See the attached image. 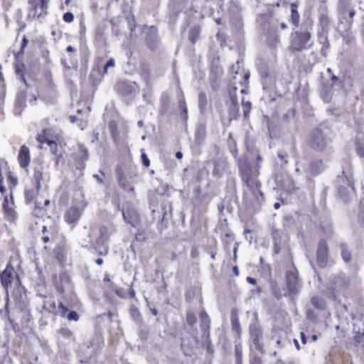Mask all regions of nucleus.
Wrapping results in <instances>:
<instances>
[{"mask_svg": "<svg viewBox=\"0 0 364 364\" xmlns=\"http://www.w3.org/2000/svg\"><path fill=\"white\" fill-rule=\"evenodd\" d=\"M88 158V151L86 149H82L80 150V160L82 161L81 164L77 167V169L82 170L85 168V161Z\"/></svg>", "mask_w": 364, "mask_h": 364, "instance_id": "obj_36", "label": "nucleus"}, {"mask_svg": "<svg viewBox=\"0 0 364 364\" xmlns=\"http://www.w3.org/2000/svg\"><path fill=\"white\" fill-rule=\"evenodd\" d=\"M339 183L343 182V185H340L338 188V194L341 198L346 202H347L351 193L355 192V188L353 186V181L351 178L350 173H346L345 171L342 172V176H338Z\"/></svg>", "mask_w": 364, "mask_h": 364, "instance_id": "obj_6", "label": "nucleus"}, {"mask_svg": "<svg viewBox=\"0 0 364 364\" xmlns=\"http://www.w3.org/2000/svg\"><path fill=\"white\" fill-rule=\"evenodd\" d=\"M28 43V39L24 36L22 40L21 50L16 55V58H19V57L23 54L25 48L26 47Z\"/></svg>", "mask_w": 364, "mask_h": 364, "instance_id": "obj_46", "label": "nucleus"}, {"mask_svg": "<svg viewBox=\"0 0 364 364\" xmlns=\"http://www.w3.org/2000/svg\"><path fill=\"white\" fill-rule=\"evenodd\" d=\"M208 100L205 92H200L198 95V105L201 111H204L206 108Z\"/></svg>", "mask_w": 364, "mask_h": 364, "instance_id": "obj_33", "label": "nucleus"}, {"mask_svg": "<svg viewBox=\"0 0 364 364\" xmlns=\"http://www.w3.org/2000/svg\"><path fill=\"white\" fill-rule=\"evenodd\" d=\"M27 92L25 90L20 91L16 97L14 112L15 115H21L24 108L26 107Z\"/></svg>", "mask_w": 364, "mask_h": 364, "instance_id": "obj_15", "label": "nucleus"}, {"mask_svg": "<svg viewBox=\"0 0 364 364\" xmlns=\"http://www.w3.org/2000/svg\"><path fill=\"white\" fill-rule=\"evenodd\" d=\"M58 228L54 225H43L42 229L41 239L46 244L44 248L50 250V245L54 243L58 237Z\"/></svg>", "mask_w": 364, "mask_h": 364, "instance_id": "obj_10", "label": "nucleus"}, {"mask_svg": "<svg viewBox=\"0 0 364 364\" xmlns=\"http://www.w3.org/2000/svg\"><path fill=\"white\" fill-rule=\"evenodd\" d=\"M300 16L297 11V5L296 4H291V21L295 27H298L299 24Z\"/></svg>", "mask_w": 364, "mask_h": 364, "instance_id": "obj_25", "label": "nucleus"}, {"mask_svg": "<svg viewBox=\"0 0 364 364\" xmlns=\"http://www.w3.org/2000/svg\"><path fill=\"white\" fill-rule=\"evenodd\" d=\"M115 65L114 58H110L104 66V73H107V70L109 67H114Z\"/></svg>", "mask_w": 364, "mask_h": 364, "instance_id": "obj_52", "label": "nucleus"}, {"mask_svg": "<svg viewBox=\"0 0 364 364\" xmlns=\"http://www.w3.org/2000/svg\"><path fill=\"white\" fill-rule=\"evenodd\" d=\"M287 287L289 294H296L300 287L296 270H289L286 273Z\"/></svg>", "mask_w": 364, "mask_h": 364, "instance_id": "obj_13", "label": "nucleus"}, {"mask_svg": "<svg viewBox=\"0 0 364 364\" xmlns=\"http://www.w3.org/2000/svg\"><path fill=\"white\" fill-rule=\"evenodd\" d=\"M327 33L328 32L321 31L318 33V41L319 43L323 45L322 50L324 48H328L330 46V43L327 38Z\"/></svg>", "mask_w": 364, "mask_h": 364, "instance_id": "obj_31", "label": "nucleus"}, {"mask_svg": "<svg viewBox=\"0 0 364 364\" xmlns=\"http://www.w3.org/2000/svg\"><path fill=\"white\" fill-rule=\"evenodd\" d=\"M39 188L37 186L33 185L31 188H26L25 190V197L28 203L33 202L37 196Z\"/></svg>", "mask_w": 364, "mask_h": 364, "instance_id": "obj_23", "label": "nucleus"}, {"mask_svg": "<svg viewBox=\"0 0 364 364\" xmlns=\"http://www.w3.org/2000/svg\"><path fill=\"white\" fill-rule=\"evenodd\" d=\"M242 105L244 108V110H243L244 117L247 118L248 117L249 113L251 109V102L249 101H245L244 100H242Z\"/></svg>", "mask_w": 364, "mask_h": 364, "instance_id": "obj_42", "label": "nucleus"}, {"mask_svg": "<svg viewBox=\"0 0 364 364\" xmlns=\"http://www.w3.org/2000/svg\"><path fill=\"white\" fill-rule=\"evenodd\" d=\"M271 21L272 17L267 14H262L257 18V23L263 30L264 33H268L271 31V30H273V28L270 26Z\"/></svg>", "mask_w": 364, "mask_h": 364, "instance_id": "obj_18", "label": "nucleus"}, {"mask_svg": "<svg viewBox=\"0 0 364 364\" xmlns=\"http://www.w3.org/2000/svg\"><path fill=\"white\" fill-rule=\"evenodd\" d=\"M328 261V247L327 242L322 239L320 240L316 252V262L321 268L327 266Z\"/></svg>", "mask_w": 364, "mask_h": 364, "instance_id": "obj_12", "label": "nucleus"}, {"mask_svg": "<svg viewBox=\"0 0 364 364\" xmlns=\"http://www.w3.org/2000/svg\"><path fill=\"white\" fill-rule=\"evenodd\" d=\"M119 186L127 192H133L134 190L133 185L123 178L119 179Z\"/></svg>", "mask_w": 364, "mask_h": 364, "instance_id": "obj_35", "label": "nucleus"}, {"mask_svg": "<svg viewBox=\"0 0 364 364\" xmlns=\"http://www.w3.org/2000/svg\"><path fill=\"white\" fill-rule=\"evenodd\" d=\"M295 111L294 109H289L287 112L282 116L284 122H289L294 117Z\"/></svg>", "mask_w": 364, "mask_h": 364, "instance_id": "obj_43", "label": "nucleus"}, {"mask_svg": "<svg viewBox=\"0 0 364 364\" xmlns=\"http://www.w3.org/2000/svg\"><path fill=\"white\" fill-rule=\"evenodd\" d=\"M249 332L250 334L251 346L256 350L263 354L264 343H263V333L261 326L258 322L257 314H255V318L249 326Z\"/></svg>", "mask_w": 364, "mask_h": 364, "instance_id": "obj_5", "label": "nucleus"}, {"mask_svg": "<svg viewBox=\"0 0 364 364\" xmlns=\"http://www.w3.org/2000/svg\"><path fill=\"white\" fill-rule=\"evenodd\" d=\"M200 36V29L198 27H192L189 31V39L194 43Z\"/></svg>", "mask_w": 364, "mask_h": 364, "instance_id": "obj_34", "label": "nucleus"}, {"mask_svg": "<svg viewBox=\"0 0 364 364\" xmlns=\"http://www.w3.org/2000/svg\"><path fill=\"white\" fill-rule=\"evenodd\" d=\"M5 214L9 220H15L16 216V213L15 210L13 209V208L11 209H6V210L5 211Z\"/></svg>", "mask_w": 364, "mask_h": 364, "instance_id": "obj_49", "label": "nucleus"}, {"mask_svg": "<svg viewBox=\"0 0 364 364\" xmlns=\"http://www.w3.org/2000/svg\"><path fill=\"white\" fill-rule=\"evenodd\" d=\"M311 38V33L307 30L303 31L301 28L292 32L290 36L289 50L294 53L310 49L314 45Z\"/></svg>", "mask_w": 364, "mask_h": 364, "instance_id": "obj_3", "label": "nucleus"}, {"mask_svg": "<svg viewBox=\"0 0 364 364\" xmlns=\"http://www.w3.org/2000/svg\"><path fill=\"white\" fill-rule=\"evenodd\" d=\"M118 86L124 95H130L135 91L137 85L135 82H122Z\"/></svg>", "mask_w": 364, "mask_h": 364, "instance_id": "obj_19", "label": "nucleus"}, {"mask_svg": "<svg viewBox=\"0 0 364 364\" xmlns=\"http://www.w3.org/2000/svg\"><path fill=\"white\" fill-rule=\"evenodd\" d=\"M238 63H239V62L237 61V64H236V65H233L232 66V68H231L232 71V72L234 71L235 73H237V69H238V68H239V66H238Z\"/></svg>", "mask_w": 364, "mask_h": 364, "instance_id": "obj_64", "label": "nucleus"}, {"mask_svg": "<svg viewBox=\"0 0 364 364\" xmlns=\"http://www.w3.org/2000/svg\"><path fill=\"white\" fill-rule=\"evenodd\" d=\"M0 277L3 287L6 289H8L12 282L16 280L17 275L12 267H7L1 274Z\"/></svg>", "mask_w": 364, "mask_h": 364, "instance_id": "obj_14", "label": "nucleus"}, {"mask_svg": "<svg viewBox=\"0 0 364 364\" xmlns=\"http://www.w3.org/2000/svg\"><path fill=\"white\" fill-rule=\"evenodd\" d=\"M235 354L236 359H242V346L240 341H235Z\"/></svg>", "mask_w": 364, "mask_h": 364, "instance_id": "obj_39", "label": "nucleus"}, {"mask_svg": "<svg viewBox=\"0 0 364 364\" xmlns=\"http://www.w3.org/2000/svg\"><path fill=\"white\" fill-rule=\"evenodd\" d=\"M3 207H4V211H6V209L12 208L11 205L9 204V200H8L7 197H5V198H4V203H3Z\"/></svg>", "mask_w": 364, "mask_h": 364, "instance_id": "obj_60", "label": "nucleus"}, {"mask_svg": "<svg viewBox=\"0 0 364 364\" xmlns=\"http://www.w3.org/2000/svg\"><path fill=\"white\" fill-rule=\"evenodd\" d=\"M238 166L239 173L242 182L252 192L259 203L264 201V194L260 190L261 183L258 180L260 166L257 165L252 167L246 159H240Z\"/></svg>", "mask_w": 364, "mask_h": 364, "instance_id": "obj_1", "label": "nucleus"}, {"mask_svg": "<svg viewBox=\"0 0 364 364\" xmlns=\"http://www.w3.org/2000/svg\"><path fill=\"white\" fill-rule=\"evenodd\" d=\"M339 14L341 16L339 18L341 23H343V21H346L348 26H350L355 16V11L348 0H341Z\"/></svg>", "mask_w": 364, "mask_h": 364, "instance_id": "obj_11", "label": "nucleus"}, {"mask_svg": "<svg viewBox=\"0 0 364 364\" xmlns=\"http://www.w3.org/2000/svg\"><path fill=\"white\" fill-rule=\"evenodd\" d=\"M43 167L42 166L38 165L34 168L33 180L35 183L34 185L37 186V188H40L41 186V181L43 178Z\"/></svg>", "mask_w": 364, "mask_h": 364, "instance_id": "obj_22", "label": "nucleus"}, {"mask_svg": "<svg viewBox=\"0 0 364 364\" xmlns=\"http://www.w3.org/2000/svg\"><path fill=\"white\" fill-rule=\"evenodd\" d=\"M136 240L139 241H144L146 239V235L144 232H139L135 235Z\"/></svg>", "mask_w": 364, "mask_h": 364, "instance_id": "obj_57", "label": "nucleus"}, {"mask_svg": "<svg viewBox=\"0 0 364 364\" xmlns=\"http://www.w3.org/2000/svg\"><path fill=\"white\" fill-rule=\"evenodd\" d=\"M322 161H316L311 163L309 168L314 175H317L321 171Z\"/></svg>", "mask_w": 364, "mask_h": 364, "instance_id": "obj_32", "label": "nucleus"}, {"mask_svg": "<svg viewBox=\"0 0 364 364\" xmlns=\"http://www.w3.org/2000/svg\"><path fill=\"white\" fill-rule=\"evenodd\" d=\"M16 74L22 78L25 84L27 85L26 80L24 77L25 75V65L21 62L18 60V58H16Z\"/></svg>", "mask_w": 364, "mask_h": 364, "instance_id": "obj_28", "label": "nucleus"}, {"mask_svg": "<svg viewBox=\"0 0 364 364\" xmlns=\"http://www.w3.org/2000/svg\"><path fill=\"white\" fill-rule=\"evenodd\" d=\"M111 132L112 134V137L114 141H117V137L119 136V133L117 131V128L115 126L112 125L111 126Z\"/></svg>", "mask_w": 364, "mask_h": 364, "instance_id": "obj_56", "label": "nucleus"}, {"mask_svg": "<svg viewBox=\"0 0 364 364\" xmlns=\"http://www.w3.org/2000/svg\"><path fill=\"white\" fill-rule=\"evenodd\" d=\"M262 360L261 356L255 355L254 353L251 354V357L250 359V364H262Z\"/></svg>", "mask_w": 364, "mask_h": 364, "instance_id": "obj_44", "label": "nucleus"}, {"mask_svg": "<svg viewBox=\"0 0 364 364\" xmlns=\"http://www.w3.org/2000/svg\"><path fill=\"white\" fill-rule=\"evenodd\" d=\"M231 323L232 330L235 331L238 335H240L241 333L242 329L238 318L237 317H232Z\"/></svg>", "mask_w": 364, "mask_h": 364, "instance_id": "obj_37", "label": "nucleus"}, {"mask_svg": "<svg viewBox=\"0 0 364 364\" xmlns=\"http://www.w3.org/2000/svg\"><path fill=\"white\" fill-rule=\"evenodd\" d=\"M206 135V131H205V127L203 124H200L196 129V141L197 144H201Z\"/></svg>", "mask_w": 364, "mask_h": 364, "instance_id": "obj_26", "label": "nucleus"}, {"mask_svg": "<svg viewBox=\"0 0 364 364\" xmlns=\"http://www.w3.org/2000/svg\"><path fill=\"white\" fill-rule=\"evenodd\" d=\"M354 342L355 345L364 343V329L362 331H358L355 333Z\"/></svg>", "mask_w": 364, "mask_h": 364, "instance_id": "obj_38", "label": "nucleus"}, {"mask_svg": "<svg viewBox=\"0 0 364 364\" xmlns=\"http://www.w3.org/2000/svg\"><path fill=\"white\" fill-rule=\"evenodd\" d=\"M49 132L50 131L48 129H43L42 133L38 135L37 140L41 144H48L52 149L53 146H54L55 148H57L56 142L49 138Z\"/></svg>", "mask_w": 364, "mask_h": 364, "instance_id": "obj_20", "label": "nucleus"}, {"mask_svg": "<svg viewBox=\"0 0 364 364\" xmlns=\"http://www.w3.org/2000/svg\"><path fill=\"white\" fill-rule=\"evenodd\" d=\"M349 285L350 279L346 274H339L333 276L330 279V287L324 294L332 299H337L341 296H345Z\"/></svg>", "mask_w": 364, "mask_h": 364, "instance_id": "obj_4", "label": "nucleus"}, {"mask_svg": "<svg viewBox=\"0 0 364 364\" xmlns=\"http://www.w3.org/2000/svg\"><path fill=\"white\" fill-rule=\"evenodd\" d=\"M272 235L274 240V242H276V241H279V242H281L280 233L278 230H274L272 232Z\"/></svg>", "mask_w": 364, "mask_h": 364, "instance_id": "obj_54", "label": "nucleus"}, {"mask_svg": "<svg viewBox=\"0 0 364 364\" xmlns=\"http://www.w3.org/2000/svg\"><path fill=\"white\" fill-rule=\"evenodd\" d=\"M341 255L343 260L346 263H349L351 260V254L348 251V245L346 243H341L340 245Z\"/></svg>", "mask_w": 364, "mask_h": 364, "instance_id": "obj_27", "label": "nucleus"}, {"mask_svg": "<svg viewBox=\"0 0 364 364\" xmlns=\"http://www.w3.org/2000/svg\"><path fill=\"white\" fill-rule=\"evenodd\" d=\"M246 279L249 284H251L253 285H255L257 284V280L251 277H247Z\"/></svg>", "mask_w": 364, "mask_h": 364, "instance_id": "obj_62", "label": "nucleus"}, {"mask_svg": "<svg viewBox=\"0 0 364 364\" xmlns=\"http://www.w3.org/2000/svg\"><path fill=\"white\" fill-rule=\"evenodd\" d=\"M131 314L136 322L139 323L141 321V317L140 314L137 309L132 310Z\"/></svg>", "mask_w": 364, "mask_h": 364, "instance_id": "obj_51", "label": "nucleus"}, {"mask_svg": "<svg viewBox=\"0 0 364 364\" xmlns=\"http://www.w3.org/2000/svg\"><path fill=\"white\" fill-rule=\"evenodd\" d=\"M88 240H83L82 245L87 247L90 245L98 252L100 255H107L108 253V245L107 240L108 238L107 229L105 227L92 228L87 235Z\"/></svg>", "mask_w": 364, "mask_h": 364, "instance_id": "obj_2", "label": "nucleus"}, {"mask_svg": "<svg viewBox=\"0 0 364 364\" xmlns=\"http://www.w3.org/2000/svg\"><path fill=\"white\" fill-rule=\"evenodd\" d=\"M281 250V243L279 241H276V242H274V252L275 254H278L280 252Z\"/></svg>", "mask_w": 364, "mask_h": 364, "instance_id": "obj_59", "label": "nucleus"}, {"mask_svg": "<svg viewBox=\"0 0 364 364\" xmlns=\"http://www.w3.org/2000/svg\"><path fill=\"white\" fill-rule=\"evenodd\" d=\"M329 141L321 129H315L311 133L309 145L314 150L321 151L327 146Z\"/></svg>", "mask_w": 364, "mask_h": 364, "instance_id": "obj_7", "label": "nucleus"}, {"mask_svg": "<svg viewBox=\"0 0 364 364\" xmlns=\"http://www.w3.org/2000/svg\"><path fill=\"white\" fill-rule=\"evenodd\" d=\"M239 109L238 103L237 101V98L231 95L230 96V111L237 112Z\"/></svg>", "mask_w": 364, "mask_h": 364, "instance_id": "obj_40", "label": "nucleus"}, {"mask_svg": "<svg viewBox=\"0 0 364 364\" xmlns=\"http://www.w3.org/2000/svg\"><path fill=\"white\" fill-rule=\"evenodd\" d=\"M63 19L66 23H71L74 21V14L71 12H66L63 14Z\"/></svg>", "mask_w": 364, "mask_h": 364, "instance_id": "obj_48", "label": "nucleus"}, {"mask_svg": "<svg viewBox=\"0 0 364 364\" xmlns=\"http://www.w3.org/2000/svg\"><path fill=\"white\" fill-rule=\"evenodd\" d=\"M300 338L302 343L305 345L306 343V337L304 332L300 333Z\"/></svg>", "mask_w": 364, "mask_h": 364, "instance_id": "obj_63", "label": "nucleus"}, {"mask_svg": "<svg viewBox=\"0 0 364 364\" xmlns=\"http://www.w3.org/2000/svg\"><path fill=\"white\" fill-rule=\"evenodd\" d=\"M81 210L75 206L70 207L65 214V220L68 224L75 225L80 218Z\"/></svg>", "mask_w": 364, "mask_h": 364, "instance_id": "obj_17", "label": "nucleus"}, {"mask_svg": "<svg viewBox=\"0 0 364 364\" xmlns=\"http://www.w3.org/2000/svg\"><path fill=\"white\" fill-rule=\"evenodd\" d=\"M18 160L21 168H26L28 167L31 161V156L30 150L26 145L21 146L18 155Z\"/></svg>", "mask_w": 364, "mask_h": 364, "instance_id": "obj_16", "label": "nucleus"}, {"mask_svg": "<svg viewBox=\"0 0 364 364\" xmlns=\"http://www.w3.org/2000/svg\"><path fill=\"white\" fill-rule=\"evenodd\" d=\"M51 306L53 309H49L48 311L55 315H59L62 317L65 316L67 312L68 311V308H66L62 303H60L56 308L55 304L53 302Z\"/></svg>", "mask_w": 364, "mask_h": 364, "instance_id": "obj_24", "label": "nucleus"}, {"mask_svg": "<svg viewBox=\"0 0 364 364\" xmlns=\"http://www.w3.org/2000/svg\"><path fill=\"white\" fill-rule=\"evenodd\" d=\"M331 20L326 14H322L319 17V24L322 28V31L328 32Z\"/></svg>", "mask_w": 364, "mask_h": 364, "instance_id": "obj_29", "label": "nucleus"}, {"mask_svg": "<svg viewBox=\"0 0 364 364\" xmlns=\"http://www.w3.org/2000/svg\"><path fill=\"white\" fill-rule=\"evenodd\" d=\"M49 0H29L30 11L28 16L33 18H40L47 14Z\"/></svg>", "mask_w": 364, "mask_h": 364, "instance_id": "obj_8", "label": "nucleus"}, {"mask_svg": "<svg viewBox=\"0 0 364 364\" xmlns=\"http://www.w3.org/2000/svg\"><path fill=\"white\" fill-rule=\"evenodd\" d=\"M141 158L143 164L146 167H149L150 166V161L148 159L147 155L145 153H142L141 155Z\"/></svg>", "mask_w": 364, "mask_h": 364, "instance_id": "obj_53", "label": "nucleus"}, {"mask_svg": "<svg viewBox=\"0 0 364 364\" xmlns=\"http://www.w3.org/2000/svg\"><path fill=\"white\" fill-rule=\"evenodd\" d=\"M50 205V200H45L43 202V205H42V203L39 201L38 199H36L35 201V207L38 209H43L45 207H47Z\"/></svg>", "mask_w": 364, "mask_h": 364, "instance_id": "obj_47", "label": "nucleus"}, {"mask_svg": "<svg viewBox=\"0 0 364 364\" xmlns=\"http://www.w3.org/2000/svg\"><path fill=\"white\" fill-rule=\"evenodd\" d=\"M277 156L278 158H279L281 159V161L284 163V164H286L287 162V155L284 153V152H279L278 154H277Z\"/></svg>", "mask_w": 364, "mask_h": 364, "instance_id": "obj_58", "label": "nucleus"}, {"mask_svg": "<svg viewBox=\"0 0 364 364\" xmlns=\"http://www.w3.org/2000/svg\"><path fill=\"white\" fill-rule=\"evenodd\" d=\"M200 320L201 330L204 333H207L208 336V330L210 326V318L205 311L200 313Z\"/></svg>", "mask_w": 364, "mask_h": 364, "instance_id": "obj_21", "label": "nucleus"}, {"mask_svg": "<svg viewBox=\"0 0 364 364\" xmlns=\"http://www.w3.org/2000/svg\"><path fill=\"white\" fill-rule=\"evenodd\" d=\"M67 318L70 321H77L79 319V316L76 311H71L68 314Z\"/></svg>", "mask_w": 364, "mask_h": 364, "instance_id": "obj_50", "label": "nucleus"}, {"mask_svg": "<svg viewBox=\"0 0 364 364\" xmlns=\"http://www.w3.org/2000/svg\"><path fill=\"white\" fill-rule=\"evenodd\" d=\"M100 173H101L100 175H95V177L100 183H103V178H104L105 175L102 171H100Z\"/></svg>", "mask_w": 364, "mask_h": 364, "instance_id": "obj_61", "label": "nucleus"}, {"mask_svg": "<svg viewBox=\"0 0 364 364\" xmlns=\"http://www.w3.org/2000/svg\"><path fill=\"white\" fill-rule=\"evenodd\" d=\"M186 321L189 325L193 326L196 323L197 319L193 313L188 312L187 314Z\"/></svg>", "mask_w": 364, "mask_h": 364, "instance_id": "obj_45", "label": "nucleus"}, {"mask_svg": "<svg viewBox=\"0 0 364 364\" xmlns=\"http://www.w3.org/2000/svg\"><path fill=\"white\" fill-rule=\"evenodd\" d=\"M179 106H180L181 110L183 111V112L185 114V119H186L187 118V115H188V109H187V107L186 105V102L184 101H181L179 102Z\"/></svg>", "mask_w": 364, "mask_h": 364, "instance_id": "obj_55", "label": "nucleus"}, {"mask_svg": "<svg viewBox=\"0 0 364 364\" xmlns=\"http://www.w3.org/2000/svg\"><path fill=\"white\" fill-rule=\"evenodd\" d=\"M122 213L124 220L132 227H137L140 222L139 214L136 208L127 203L122 205Z\"/></svg>", "mask_w": 364, "mask_h": 364, "instance_id": "obj_9", "label": "nucleus"}, {"mask_svg": "<svg viewBox=\"0 0 364 364\" xmlns=\"http://www.w3.org/2000/svg\"><path fill=\"white\" fill-rule=\"evenodd\" d=\"M311 304L315 308L319 310H323L326 308V301L320 296L313 297L311 299Z\"/></svg>", "mask_w": 364, "mask_h": 364, "instance_id": "obj_30", "label": "nucleus"}, {"mask_svg": "<svg viewBox=\"0 0 364 364\" xmlns=\"http://www.w3.org/2000/svg\"><path fill=\"white\" fill-rule=\"evenodd\" d=\"M191 0H175L174 4L178 9H187Z\"/></svg>", "mask_w": 364, "mask_h": 364, "instance_id": "obj_41", "label": "nucleus"}]
</instances>
